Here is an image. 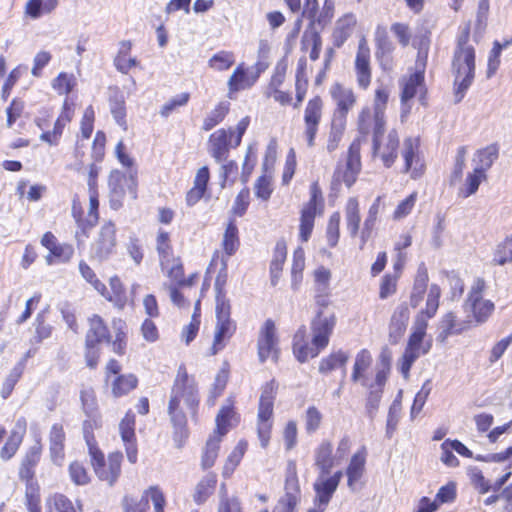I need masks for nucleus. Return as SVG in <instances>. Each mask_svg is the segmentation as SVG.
I'll use <instances>...</instances> for the list:
<instances>
[{
	"label": "nucleus",
	"mask_w": 512,
	"mask_h": 512,
	"mask_svg": "<svg viewBox=\"0 0 512 512\" xmlns=\"http://www.w3.org/2000/svg\"><path fill=\"white\" fill-rule=\"evenodd\" d=\"M470 31L465 27L458 35L452 59L455 103L464 98L475 77V49L469 43Z\"/></svg>",
	"instance_id": "nucleus-1"
},
{
	"label": "nucleus",
	"mask_w": 512,
	"mask_h": 512,
	"mask_svg": "<svg viewBox=\"0 0 512 512\" xmlns=\"http://www.w3.org/2000/svg\"><path fill=\"white\" fill-rule=\"evenodd\" d=\"M182 400L194 415L200 402L198 384L196 381L173 383L172 385L168 403V415L177 431H182L187 424L186 414L180 407Z\"/></svg>",
	"instance_id": "nucleus-2"
},
{
	"label": "nucleus",
	"mask_w": 512,
	"mask_h": 512,
	"mask_svg": "<svg viewBox=\"0 0 512 512\" xmlns=\"http://www.w3.org/2000/svg\"><path fill=\"white\" fill-rule=\"evenodd\" d=\"M121 170H113L109 176L110 207L118 210L128 193L133 200L137 198V168L134 162H121Z\"/></svg>",
	"instance_id": "nucleus-3"
},
{
	"label": "nucleus",
	"mask_w": 512,
	"mask_h": 512,
	"mask_svg": "<svg viewBox=\"0 0 512 512\" xmlns=\"http://www.w3.org/2000/svg\"><path fill=\"white\" fill-rule=\"evenodd\" d=\"M389 94L386 89L378 88L374 98V153L378 154L382 160H391L396 157L394 151L398 146V138L395 132L388 134L387 152H380L381 139L385 132V110L388 102Z\"/></svg>",
	"instance_id": "nucleus-4"
},
{
	"label": "nucleus",
	"mask_w": 512,
	"mask_h": 512,
	"mask_svg": "<svg viewBox=\"0 0 512 512\" xmlns=\"http://www.w3.org/2000/svg\"><path fill=\"white\" fill-rule=\"evenodd\" d=\"M101 343H111V334L104 320L94 314L89 318V328L85 336V360L86 365L94 369L98 365Z\"/></svg>",
	"instance_id": "nucleus-5"
},
{
	"label": "nucleus",
	"mask_w": 512,
	"mask_h": 512,
	"mask_svg": "<svg viewBox=\"0 0 512 512\" xmlns=\"http://www.w3.org/2000/svg\"><path fill=\"white\" fill-rule=\"evenodd\" d=\"M249 123L250 118L246 116L238 122L236 131L230 128L229 130L219 129L212 133L209 138V152L211 156L217 160L226 158L229 148L240 145Z\"/></svg>",
	"instance_id": "nucleus-6"
},
{
	"label": "nucleus",
	"mask_w": 512,
	"mask_h": 512,
	"mask_svg": "<svg viewBox=\"0 0 512 512\" xmlns=\"http://www.w3.org/2000/svg\"><path fill=\"white\" fill-rule=\"evenodd\" d=\"M335 325L336 316L334 313L326 315L324 310L317 309L310 323L312 333L311 342L312 345L315 346L312 357H317L319 353L328 346Z\"/></svg>",
	"instance_id": "nucleus-7"
},
{
	"label": "nucleus",
	"mask_w": 512,
	"mask_h": 512,
	"mask_svg": "<svg viewBox=\"0 0 512 512\" xmlns=\"http://www.w3.org/2000/svg\"><path fill=\"white\" fill-rule=\"evenodd\" d=\"M116 243V226L114 222L109 220L102 225L98 237L91 244L90 260L99 263L108 260L114 253Z\"/></svg>",
	"instance_id": "nucleus-8"
},
{
	"label": "nucleus",
	"mask_w": 512,
	"mask_h": 512,
	"mask_svg": "<svg viewBox=\"0 0 512 512\" xmlns=\"http://www.w3.org/2000/svg\"><path fill=\"white\" fill-rule=\"evenodd\" d=\"M484 288V280L478 278L472 286L464 304L465 310L471 311L476 322L479 324L486 322L495 308L492 301L482 300V292Z\"/></svg>",
	"instance_id": "nucleus-9"
},
{
	"label": "nucleus",
	"mask_w": 512,
	"mask_h": 512,
	"mask_svg": "<svg viewBox=\"0 0 512 512\" xmlns=\"http://www.w3.org/2000/svg\"><path fill=\"white\" fill-rule=\"evenodd\" d=\"M329 94L335 106L332 118L347 121L348 113L357 101L354 91L340 83H335L330 87Z\"/></svg>",
	"instance_id": "nucleus-10"
},
{
	"label": "nucleus",
	"mask_w": 512,
	"mask_h": 512,
	"mask_svg": "<svg viewBox=\"0 0 512 512\" xmlns=\"http://www.w3.org/2000/svg\"><path fill=\"white\" fill-rule=\"evenodd\" d=\"M323 106L324 104L322 98L317 95L307 102L304 110V135L310 146L313 145L314 139L319 129V125L323 116Z\"/></svg>",
	"instance_id": "nucleus-11"
},
{
	"label": "nucleus",
	"mask_w": 512,
	"mask_h": 512,
	"mask_svg": "<svg viewBox=\"0 0 512 512\" xmlns=\"http://www.w3.org/2000/svg\"><path fill=\"white\" fill-rule=\"evenodd\" d=\"M278 339L273 320L267 319L260 331L258 338V357L261 363H264L270 356L277 361L278 358Z\"/></svg>",
	"instance_id": "nucleus-12"
},
{
	"label": "nucleus",
	"mask_w": 512,
	"mask_h": 512,
	"mask_svg": "<svg viewBox=\"0 0 512 512\" xmlns=\"http://www.w3.org/2000/svg\"><path fill=\"white\" fill-rule=\"evenodd\" d=\"M121 439L124 443L127 458L130 463L137 462V445L135 436V415L129 411L119 424Z\"/></svg>",
	"instance_id": "nucleus-13"
},
{
	"label": "nucleus",
	"mask_w": 512,
	"mask_h": 512,
	"mask_svg": "<svg viewBox=\"0 0 512 512\" xmlns=\"http://www.w3.org/2000/svg\"><path fill=\"white\" fill-rule=\"evenodd\" d=\"M42 454V445L37 440L25 453L19 468V478L25 481L26 485H36L34 482L35 467L38 465Z\"/></svg>",
	"instance_id": "nucleus-14"
},
{
	"label": "nucleus",
	"mask_w": 512,
	"mask_h": 512,
	"mask_svg": "<svg viewBox=\"0 0 512 512\" xmlns=\"http://www.w3.org/2000/svg\"><path fill=\"white\" fill-rule=\"evenodd\" d=\"M355 69L358 85L366 89L371 82L370 49L365 39L358 44V51L355 59Z\"/></svg>",
	"instance_id": "nucleus-15"
},
{
	"label": "nucleus",
	"mask_w": 512,
	"mask_h": 512,
	"mask_svg": "<svg viewBox=\"0 0 512 512\" xmlns=\"http://www.w3.org/2000/svg\"><path fill=\"white\" fill-rule=\"evenodd\" d=\"M123 460V454L121 452H113L108 455V461H104L99 464V467H94L96 476L101 481H105L109 486H113L120 474H121V463Z\"/></svg>",
	"instance_id": "nucleus-16"
},
{
	"label": "nucleus",
	"mask_w": 512,
	"mask_h": 512,
	"mask_svg": "<svg viewBox=\"0 0 512 512\" xmlns=\"http://www.w3.org/2000/svg\"><path fill=\"white\" fill-rule=\"evenodd\" d=\"M410 319V311L406 303L399 304L390 319L389 323V341L391 344H397L404 335Z\"/></svg>",
	"instance_id": "nucleus-17"
},
{
	"label": "nucleus",
	"mask_w": 512,
	"mask_h": 512,
	"mask_svg": "<svg viewBox=\"0 0 512 512\" xmlns=\"http://www.w3.org/2000/svg\"><path fill=\"white\" fill-rule=\"evenodd\" d=\"M361 169V162H345L339 164L334 171L331 181V190L338 191L342 182L350 188L356 181Z\"/></svg>",
	"instance_id": "nucleus-18"
},
{
	"label": "nucleus",
	"mask_w": 512,
	"mask_h": 512,
	"mask_svg": "<svg viewBox=\"0 0 512 512\" xmlns=\"http://www.w3.org/2000/svg\"><path fill=\"white\" fill-rule=\"evenodd\" d=\"M277 388L278 385L274 379L265 383L262 387L258 406V420H270L272 417Z\"/></svg>",
	"instance_id": "nucleus-19"
},
{
	"label": "nucleus",
	"mask_w": 512,
	"mask_h": 512,
	"mask_svg": "<svg viewBox=\"0 0 512 512\" xmlns=\"http://www.w3.org/2000/svg\"><path fill=\"white\" fill-rule=\"evenodd\" d=\"M493 162H487L486 166L476 167L472 172H469L466 176L463 186L458 191V196L462 198H468L474 195L480 184L487 178V170L491 167Z\"/></svg>",
	"instance_id": "nucleus-20"
},
{
	"label": "nucleus",
	"mask_w": 512,
	"mask_h": 512,
	"mask_svg": "<svg viewBox=\"0 0 512 512\" xmlns=\"http://www.w3.org/2000/svg\"><path fill=\"white\" fill-rule=\"evenodd\" d=\"M313 488L316 494L313 504L325 507H327L333 494L337 490V487L327 479V475L323 474L318 475L313 484Z\"/></svg>",
	"instance_id": "nucleus-21"
},
{
	"label": "nucleus",
	"mask_w": 512,
	"mask_h": 512,
	"mask_svg": "<svg viewBox=\"0 0 512 512\" xmlns=\"http://www.w3.org/2000/svg\"><path fill=\"white\" fill-rule=\"evenodd\" d=\"M236 331V324L231 319L217 320L211 354L215 355L225 346V341L230 339Z\"/></svg>",
	"instance_id": "nucleus-22"
},
{
	"label": "nucleus",
	"mask_w": 512,
	"mask_h": 512,
	"mask_svg": "<svg viewBox=\"0 0 512 512\" xmlns=\"http://www.w3.org/2000/svg\"><path fill=\"white\" fill-rule=\"evenodd\" d=\"M424 81L423 71L417 70L403 83V89L401 94L402 102V117L409 113L410 106L407 102L412 99L417 92V88L422 86Z\"/></svg>",
	"instance_id": "nucleus-23"
},
{
	"label": "nucleus",
	"mask_w": 512,
	"mask_h": 512,
	"mask_svg": "<svg viewBox=\"0 0 512 512\" xmlns=\"http://www.w3.org/2000/svg\"><path fill=\"white\" fill-rule=\"evenodd\" d=\"M333 446L329 441H323L315 450V465L319 469V474L329 475L334 467V457L332 455Z\"/></svg>",
	"instance_id": "nucleus-24"
},
{
	"label": "nucleus",
	"mask_w": 512,
	"mask_h": 512,
	"mask_svg": "<svg viewBox=\"0 0 512 512\" xmlns=\"http://www.w3.org/2000/svg\"><path fill=\"white\" fill-rule=\"evenodd\" d=\"M428 280H429V277H428V271H427L426 265L424 263H421L418 266L412 293L410 296V304L413 308H416L419 305V303L422 301L423 296L427 289Z\"/></svg>",
	"instance_id": "nucleus-25"
},
{
	"label": "nucleus",
	"mask_w": 512,
	"mask_h": 512,
	"mask_svg": "<svg viewBox=\"0 0 512 512\" xmlns=\"http://www.w3.org/2000/svg\"><path fill=\"white\" fill-rule=\"evenodd\" d=\"M217 483V476L214 473L206 474L196 485L193 495L194 502L201 505L213 494Z\"/></svg>",
	"instance_id": "nucleus-26"
},
{
	"label": "nucleus",
	"mask_w": 512,
	"mask_h": 512,
	"mask_svg": "<svg viewBox=\"0 0 512 512\" xmlns=\"http://www.w3.org/2000/svg\"><path fill=\"white\" fill-rule=\"evenodd\" d=\"M238 227L234 220H230L226 226L222 246L227 256H232L236 253L240 246Z\"/></svg>",
	"instance_id": "nucleus-27"
},
{
	"label": "nucleus",
	"mask_w": 512,
	"mask_h": 512,
	"mask_svg": "<svg viewBox=\"0 0 512 512\" xmlns=\"http://www.w3.org/2000/svg\"><path fill=\"white\" fill-rule=\"evenodd\" d=\"M230 110V102L221 101L217 106L208 113L203 120L202 129L205 131L212 130L215 126L221 123Z\"/></svg>",
	"instance_id": "nucleus-28"
},
{
	"label": "nucleus",
	"mask_w": 512,
	"mask_h": 512,
	"mask_svg": "<svg viewBox=\"0 0 512 512\" xmlns=\"http://www.w3.org/2000/svg\"><path fill=\"white\" fill-rule=\"evenodd\" d=\"M138 379L134 374L118 375L112 382V393L115 397H121L135 389Z\"/></svg>",
	"instance_id": "nucleus-29"
},
{
	"label": "nucleus",
	"mask_w": 512,
	"mask_h": 512,
	"mask_svg": "<svg viewBox=\"0 0 512 512\" xmlns=\"http://www.w3.org/2000/svg\"><path fill=\"white\" fill-rule=\"evenodd\" d=\"M348 354L342 350L333 352L327 357L321 359L319 363V372L321 374H327L338 367H343L348 361Z\"/></svg>",
	"instance_id": "nucleus-30"
},
{
	"label": "nucleus",
	"mask_w": 512,
	"mask_h": 512,
	"mask_svg": "<svg viewBox=\"0 0 512 512\" xmlns=\"http://www.w3.org/2000/svg\"><path fill=\"white\" fill-rule=\"evenodd\" d=\"M361 385L367 387L369 389L365 409L367 416L373 420L376 416V413L379 409L380 401L383 395V390L380 388H374V385H368L367 379H363Z\"/></svg>",
	"instance_id": "nucleus-31"
},
{
	"label": "nucleus",
	"mask_w": 512,
	"mask_h": 512,
	"mask_svg": "<svg viewBox=\"0 0 512 512\" xmlns=\"http://www.w3.org/2000/svg\"><path fill=\"white\" fill-rule=\"evenodd\" d=\"M220 442L221 436L218 435L211 436L207 440L201 460V466L204 470L209 469L214 465L218 456Z\"/></svg>",
	"instance_id": "nucleus-32"
},
{
	"label": "nucleus",
	"mask_w": 512,
	"mask_h": 512,
	"mask_svg": "<svg viewBox=\"0 0 512 512\" xmlns=\"http://www.w3.org/2000/svg\"><path fill=\"white\" fill-rule=\"evenodd\" d=\"M371 363L372 357L370 352L367 349L360 350L355 357V363L351 375L352 381L358 382L361 380L362 382L363 379H366L363 374L370 367Z\"/></svg>",
	"instance_id": "nucleus-33"
},
{
	"label": "nucleus",
	"mask_w": 512,
	"mask_h": 512,
	"mask_svg": "<svg viewBox=\"0 0 512 512\" xmlns=\"http://www.w3.org/2000/svg\"><path fill=\"white\" fill-rule=\"evenodd\" d=\"M347 121L339 120V119H331V126L327 140V149L329 151H334L337 149L340 141L343 138L344 132L346 130Z\"/></svg>",
	"instance_id": "nucleus-34"
},
{
	"label": "nucleus",
	"mask_w": 512,
	"mask_h": 512,
	"mask_svg": "<svg viewBox=\"0 0 512 512\" xmlns=\"http://www.w3.org/2000/svg\"><path fill=\"white\" fill-rule=\"evenodd\" d=\"M347 230L352 237H355L359 230L360 214L358 201L355 198L349 199L346 207Z\"/></svg>",
	"instance_id": "nucleus-35"
},
{
	"label": "nucleus",
	"mask_w": 512,
	"mask_h": 512,
	"mask_svg": "<svg viewBox=\"0 0 512 512\" xmlns=\"http://www.w3.org/2000/svg\"><path fill=\"white\" fill-rule=\"evenodd\" d=\"M365 465V454L356 453L352 456L350 463L346 469L348 478V485L352 486L354 482L358 481L363 473Z\"/></svg>",
	"instance_id": "nucleus-36"
},
{
	"label": "nucleus",
	"mask_w": 512,
	"mask_h": 512,
	"mask_svg": "<svg viewBox=\"0 0 512 512\" xmlns=\"http://www.w3.org/2000/svg\"><path fill=\"white\" fill-rule=\"evenodd\" d=\"M74 254V248L70 244H57L49 254L46 256V262L48 265H52L55 262L66 263L70 261Z\"/></svg>",
	"instance_id": "nucleus-37"
},
{
	"label": "nucleus",
	"mask_w": 512,
	"mask_h": 512,
	"mask_svg": "<svg viewBox=\"0 0 512 512\" xmlns=\"http://www.w3.org/2000/svg\"><path fill=\"white\" fill-rule=\"evenodd\" d=\"M110 287L112 293L108 291L106 299L113 302L119 309L124 308L127 301L126 293L121 280L117 276L110 278Z\"/></svg>",
	"instance_id": "nucleus-38"
},
{
	"label": "nucleus",
	"mask_w": 512,
	"mask_h": 512,
	"mask_svg": "<svg viewBox=\"0 0 512 512\" xmlns=\"http://www.w3.org/2000/svg\"><path fill=\"white\" fill-rule=\"evenodd\" d=\"M284 489V495L295 496V498L300 499V486L297 477L296 464L293 461H290L287 466Z\"/></svg>",
	"instance_id": "nucleus-39"
},
{
	"label": "nucleus",
	"mask_w": 512,
	"mask_h": 512,
	"mask_svg": "<svg viewBox=\"0 0 512 512\" xmlns=\"http://www.w3.org/2000/svg\"><path fill=\"white\" fill-rule=\"evenodd\" d=\"M122 508L124 512H148L150 505L147 494H142L139 499L125 495L122 499Z\"/></svg>",
	"instance_id": "nucleus-40"
},
{
	"label": "nucleus",
	"mask_w": 512,
	"mask_h": 512,
	"mask_svg": "<svg viewBox=\"0 0 512 512\" xmlns=\"http://www.w3.org/2000/svg\"><path fill=\"white\" fill-rule=\"evenodd\" d=\"M69 476L71 481L78 486H85L90 483L91 478L83 463L74 461L69 465Z\"/></svg>",
	"instance_id": "nucleus-41"
},
{
	"label": "nucleus",
	"mask_w": 512,
	"mask_h": 512,
	"mask_svg": "<svg viewBox=\"0 0 512 512\" xmlns=\"http://www.w3.org/2000/svg\"><path fill=\"white\" fill-rule=\"evenodd\" d=\"M324 207V199L322 190L318 184V181H314L310 185V199L303 207V210L311 211V212H318L322 211Z\"/></svg>",
	"instance_id": "nucleus-42"
},
{
	"label": "nucleus",
	"mask_w": 512,
	"mask_h": 512,
	"mask_svg": "<svg viewBox=\"0 0 512 512\" xmlns=\"http://www.w3.org/2000/svg\"><path fill=\"white\" fill-rule=\"evenodd\" d=\"M23 371H24V362L23 361L18 362L13 367V369L10 371L9 375L7 376V378L3 384V388L1 391L2 397L4 399H7L10 396L16 383L20 379Z\"/></svg>",
	"instance_id": "nucleus-43"
},
{
	"label": "nucleus",
	"mask_w": 512,
	"mask_h": 512,
	"mask_svg": "<svg viewBox=\"0 0 512 512\" xmlns=\"http://www.w3.org/2000/svg\"><path fill=\"white\" fill-rule=\"evenodd\" d=\"M23 441L21 432L11 431L6 443L1 448L0 456L3 460L11 459Z\"/></svg>",
	"instance_id": "nucleus-44"
},
{
	"label": "nucleus",
	"mask_w": 512,
	"mask_h": 512,
	"mask_svg": "<svg viewBox=\"0 0 512 512\" xmlns=\"http://www.w3.org/2000/svg\"><path fill=\"white\" fill-rule=\"evenodd\" d=\"M80 400L85 415H94L98 413V404L93 388H84L80 392Z\"/></svg>",
	"instance_id": "nucleus-45"
},
{
	"label": "nucleus",
	"mask_w": 512,
	"mask_h": 512,
	"mask_svg": "<svg viewBox=\"0 0 512 512\" xmlns=\"http://www.w3.org/2000/svg\"><path fill=\"white\" fill-rule=\"evenodd\" d=\"M235 62L232 52L220 51L212 56L209 60V65L215 70L224 71L229 69Z\"/></svg>",
	"instance_id": "nucleus-46"
},
{
	"label": "nucleus",
	"mask_w": 512,
	"mask_h": 512,
	"mask_svg": "<svg viewBox=\"0 0 512 512\" xmlns=\"http://www.w3.org/2000/svg\"><path fill=\"white\" fill-rule=\"evenodd\" d=\"M287 255V247L284 240L277 241L274 248L273 259L270 264V273L274 276L275 272H280Z\"/></svg>",
	"instance_id": "nucleus-47"
},
{
	"label": "nucleus",
	"mask_w": 512,
	"mask_h": 512,
	"mask_svg": "<svg viewBox=\"0 0 512 512\" xmlns=\"http://www.w3.org/2000/svg\"><path fill=\"white\" fill-rule=\"evenodd\" d=\"M234 414L233 406H223L216 416V433L223 436L228 432L229 422Z\"/></svg>",
	"instance_id": "nucleus-48"
},
{
	"label": "nucleus",
	"mask_w": 512,
	"mask_h": 512,
	"mask_svg": "<svg viewBox=\"0 0 512 512\" xmlns=\"http://www.w3.org/2000/svg\"><path fill=\"white\" fill-rule=\"evenodd\" d=\"M357 128L363 135H368L371 129L374 132V112H371L370 107L365 106L362 108L358 115Z\"/></svg>",
	"instance_id": "nucleus-49"
},
{
	"label": "nucleus",
	"mask_w": 512,
	"mask_h": 512,
	"mask_svg": "<svg viewBox=\"0 0 512 512\" xmlns=\"http://www.w3.org/2000/svg\"><path fill=\"white\" fill-rule=\"evenodd\" d=\"M110 112L116 123L126 128V108L125 101L122 97H115L110 99Z\"/></svg>",
	"instance_id": "nucleus-50"
},
{
	"label": "nucleus",
	"mask_w": 512,
	"mask_h": 512,
	"mask_svg": "<svg viewBox=\"0 0 512 512\" xmlns=\"http://www.w3.org/2000/svg\"><path fill=\"white\" fill-rule=\"evenodd\" d=\"M340 214L338 212H334L328 221L327 229H326V237L327 242L330 247H335L339 241L340 236Z\"/></svg>",
	"instance_id": "nucleus-51"
},
{
	"label": "nucleus",
	"mask_w": 512,
	"mask_h": 512,
	"mask_svg": "<svg viewBox=\"0 0 512 512\" xmlns=\"http://www.w3.org/2000/svg\"><path fill=\"white\" fill-rule=\"evenodd\" d=\"M189 98H190V95H189V93H186V92L172 97L161 107V110H160L161 116L167 118L178 107L185 106L188 103Z\"/></svg>",
	"instance_id": "nucleus-52"
},
{
	"label": "nucleus",
	"mask_w": 512,
	"mask_h": 512,
	"mask_svg": "<svg viewBox=\"0 0 512 512\" xmlns=\"http://www.w3.org/2000/svg\"><path fill=\"white\" fill-rule=\"evenodd\" d=\"M376 52L375 53H392L394 50L393 43L390 41L386 28L378 26L375 32Z\"/></svg>",
	"instance_id": "nucleus-53"
},
{
	"label": "nucleus",
	"mask_w": 512,
	"mask_h": 512,
	"mask_svg": "<svg viewBox=\"0 0 512 512\" xmlns=\"http://www.w3.org/2000/svg\"><path fill=\"white\" fill-rule=\"evenodd\" d=\"M87 419L83 421L82 430L85 442H92L95 439L94 430L101 427V417L99 414L86 415Z\"/></svg>",
	"instance_id": "nucleus-54"
},
{
	"label": "nucleus",
	"mask_w": 512,
	"mask_h": 512,
	"mask_svg": "<svg viewBox=\"0 0 512 512\" xmlns=\"http://www.w3.org/2000/svg\"><path fill=\"white\" fill-rule=\"evenodd\" d=\"M44 313V311L38 313L34 322L36 326L34 338L37 343H40L43 340L48 339L51 336L53 330L52 326L45 322Z\"/></svg>",
	"instance_id": "nucleus-55"
},
{
	"label": "nucleus",
	"mask_w": 512,
	"mask_h": 512,
	"mask_svg": "<svg viewBox=\"0 0 512 512\" xmlns=\"http://www.w3.org/2000/svg\"><path fill=\"white\" fill-rule=\"evenodd\" d=\"M157 252L159 254L161 265H164L165 261H169L171 255L170 236L166 231H159L157 236Z\"/></svg>",
	"instance_id": "nucleus-56"
},
{
	"label": "nucleus",
	"mask_w": 512,
	"mask_h": 512,
	"mask_svg": "<svg viewBox=\"0 0 512 512\" xmlns=\"http://www.w3.org/2000/svg\"><path fill=\"white\" fill-rule=\"evenodd\" d=\"M75 85L73 75L67 73H60L52 82V87L59 93L68 95Z\"/></svg>",
	"instance_id": "nucleus-57"
},
{
	"label": "nucleus",
	"mask_w": 512,
	"mask_h": 512,
	"mask_svg": "<svg viewBox=\"0 0 512 512\" xmlns=\"http://www.w3.org/2000/svg\"><path fill=\"white\" fill-rule=\"evenodd\" d=\"M356 24V16L352 13H347L337 21L336 34L343 40L350 36L353 27Z\"/></svg>",
	"instance_id": "nucleus-58"
},
{
	"label": "nucleus",
	"mask_w": 512,
	"mask_h": 512,
	"mask_svg": "<svg viewBox=\"0 0 512 512\" xmlns=\"http://www.w3.org/2000/svg\"><path fill=\"white\" fill-rule=\"evenodd\" d=\"M512 261V236L507 237L506 240L498 246L495 253L494 262L498 265H505Z\"/></svg>",
	"instance_id": "nucleus-59"
},
{
	"label": "nucleus",
	"mask_w": 512,
	"mask_h": 512,
	"mask_svg": "<svg viewBox=\"0 0 512 512\" xmlns=\"http://www.w3.org/2000/svg\"><path fill=\"white\" fill-rule=\"evenodd\" d=\"M25 498L29 512H41L38 484L26 485Z\"/></svg>",
	"instance_id": "nucleus-60"
},
{
	"label": "nucleus",
	"mask_w": 512,
	"mask_h": 512,
	"mask_svg": "<svg viewBox=\"0 0 512 512\" xmlns=\"http://www.w3.org/2000/svg\"><path fill=\"white\" fill-rule=\"evenodd\" d=\"M143 494H147L148 501L151 499L155 512H164L166 499L159 486H150Z\"/></svg>",
	"instance_id": "nucleus-61"
},
{
	"label": "nucleus",
	"mask_w": 512,
	"mask_h": 512,
	"mask_svg": "<svg viewBox=\"0 0 512 512\" xmlns=\"http://www.w3.org/2000/svg\"><path fill=\"white\" fill-rule=\"evenodd\" d=\"M249 203H250V191L248 188H244L236 196L233 207H232V212L236 216L242 217L246 213Z\"/></svg>",
	"instance_id": "nucleus-62"
},
{
	"label": "nucleus",
	"mask_w": 512,
	"mask_h": 512,
	"mask_svg": "<svg viewBox=\"0 0 512 512\" xmlns=\"http://www.w3.org/2000/svg\"><path fill=\"white\" fill-rule=\"evenodd\" d=\"M506 44L502 45L500 42L495 41L488 58L487 77H492L500 65V54Z\"/></svg>",
	"instance_id": "nucleus-63"
},
{
	"label": "nucleus",
	"mask_w": 512,
	"mask_h": 512,
	"mask_svg": "<svg viewBox=\"0 0 512 512\" xmlns=\"http://www.w3.org/2000/svg\"><path fill=\"white\" fill-rule=\"evenodd\" d=\"M48 503H53L57 512H77L72 501L63 494H55Z\"/></svg>",
	"instance_id": "nucleus-64"
}]
</instances>
